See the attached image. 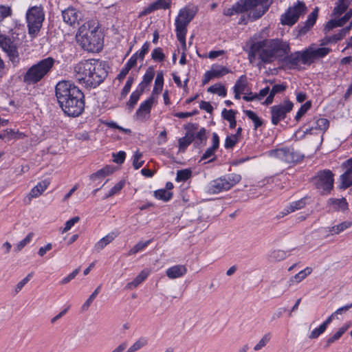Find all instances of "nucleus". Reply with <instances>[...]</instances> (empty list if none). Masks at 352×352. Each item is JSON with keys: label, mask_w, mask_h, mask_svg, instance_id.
<instances>
[{"label": "nucleus", "mask_w": 352, "mask_h": 352, "mask_svg": "<svg viewBox=\"0 0 352 352\" xmlns=\"http://www.w3.org/2000/svg\"><path fill=\"white\" fill-rule=\"evenodd\" d=\"M352 226V222L351 221H343L341 223L332 226L329 228V232L332 234H338L339 233L344 231L347 228H350Z\"/></svg>", "instance_id": "35"}, {"label": "nucleus", "mask_w": 352, "mask_h": 352, "mask_svg": "<svg viewBox=\"0 0 352 352\" xmlns=\"http://www.w3.org/2000/svg\"><path fill=\"white\" fill-rule=\"evenodd\" d=\"M325 330L326 329L322 324H320L319 327L316 328L311 332L310 335L309 336V338L316 339L318 338L322 333H324Z\"/></svg>", "instance_id": "62"}, {"label": "nucleus", "mask_w": 352, "mask_h": 352, "mask_svg": "<svg viewBox=\"0 0 352 352\" xmlns=\"http://www.w3.org/2000/svg\"><path fill=\"white\" fill-rule=\"evenodd\" d=\"M101 286L99 285L94 292L90 295V296L88 298V299L85 301V302L82 306V309L85 311L89 309L92 302L94 300V299L97 297L98 294L100 292Z\"/></svg>", "instance_id": "47"}, {"label": "nucleus", "mask_w": 352, "mask_h": 352, "mask_svg": "<svg viewBox=\"0 0 352 352\" xmlns=\"http://www.w3.org/2000/svg\"><path fill=\"white\" fill-rule=\"evenodd\" d=\"M77 80L86 87H96L108 75L105 63L98 59H87L77 63L74 67Z\"/></svg>", "instance_id": "3"}, {"label": "nucleus", "mask_w": 352, "mask_h": 352, "mask_svg": "<svg viewBox=\"0 0 352 352\" xmlns=\"http://www.w3.org/2000/svg\"><path fill=\"white\" fill-rule=\"evenodd\" d=\"M33 276V273L28 274L26 277H25L23 279H22L20 282L17 283L14 288V295L17 294L32 278Z\"/></svg>", "instance_id": "55"}, {"label": "nucleus", "mask_w": 352, "mask_h": 352, "mask_svg": "<svg viewBox=\"0 0 352 352\" xmlns=\"http://www.w3.org/2000/svg\"><path fill=\"white\" fill-rule=\"evenodd\" d=\"M141 96V94L135 91L132 92L129 101L126 102V107L130 111L134 109Z\"/></svg>", "instance_id": "41"}, {"label": "nucleus", "mask_w": 352, "mask_h": 352, "mask_svg": "<svg viewBox=\"0 0 352 352\" xmlns=\"http://www.w3.org/2000/svg\"><path fill=\"white\" fill-rule=\"evenodd\" d=\"M305 198H302L299 200L293 201L289 204V206H288L286 208L283 210V211L282 212L283 215H287L290 212H293L296 210L302 209L305 206Z\"/></svg>", "instance_id": "26"}, {"label": "nucleus", "mask_w": 352, "mask_h": 352, "mask_svg": "<svg viewBox=\"0 0 352 352\" xmlns=\"http://www.w3.org/2000/svg\"><path fill=\"white\" fill-rule=\"evenodd\" d=\"M261 34H255L247 43L249 45L248 59L251 63L255 60L256 55L263 63H271L275 60L278 53L289 51V43L281 39H267L257 41Z\"/></svg>", "instance_id": "2"}, {"label": "nucleus", "mask_w": 352, "mask_h": 352, "mask_svg": "<svg viewBox=\"0 0 352 352\" xmlns=\"http://www.w3.org/2000/svg\"><path fill=\"white\" fill-rule=\"evenodd\" d=\"M113 162L116 164H122L124 162L126 157V153L124 151H119L117 153L113 154Z\"/></svg>", "instance_id": "63"}, {"label": "nucleus", "mask_w": 352, "mask_h": 352, "mask_svg": "<svg viewBox=\"0 0 352 352\" xmlns=\"http://www.w3.org/2000/svg\"><path fill=\"white\" fill-rule=\"evenodd\" d=\"M0 47L7 55L16 47V44L10 37L0 34Z\"/></svg>", "instance_id": "25"}, {"label": "nucleus", "mask_w": 352, "mask_h": 352, "mask_svg": "<svg viewBox=\"0 0 352 352\" xmlns=\"http://www.w3.org/2000/svg\"><path fill=\"white\" fill-rule=\"evenodd\" d=\"M112 173V168L109 166H106L105 167L98 170L97 172L91 174L90 175V179L92 181H96L97 179H102L109 175Z\"/></svg>", "instance_id": "32"}, {"label": "nucleus", "mask_w": 352, "mask_h": 352, "mask_svg": "<svg viewBox=\"0 0 352 352\" xmlns=\"http://www.w3.org/2000/svg\"><path fill=\"white\" fill-rule=\"evenodd\" d=\"M244 113L249 119L252 120L255 129H257L258 127L263 125V122L262 119L259 118L254 111L251 110H245Z\"/></svg>", "instance_id": "39"}, {"label": "nucleus", "mask_w": 352, "mask_h": 352, "mask_svg": "<svg viewBox=\"0 0 352 352\" xmlns=\"http://www.w3.org/2000/svg\"><path fill=\"white\" fill-rule=\"evenodd\" d=\"M45 19V12L41 6H32L26 12L28 34L32 38L37 36Z\"/></svg>", "instance_id": "7"}, {"label": "nucleus", "mask_w": 352, "mask_h": 352, "mask_svg": "<svg viewBox=\"0 0 352 352\" xmlns=\"http://www.w3.org/2000/svg\"><path fill=\"white\" fill-rule=\"evenodd\" d=\"M248 10V8L243 0H241V1L236 3L231 8L224 9L223 14L228 16H232L236 14L243 13Z\"/></svg>", "instance_id": "20"}, {"label": "nucleus", "mask_w": 352, "mask_h": 352, "mask_svg": "<svg viewBox=\"0 0 352 352\" xmlns=\"http://www.w3.org/2000/svg\"><path fill=\"white\" fill-rule=\"evenodd\" d=\"M286 89L287 85L285 83L274 85L270 89V94L266 98L263 104L265 105L271 104L274 101V98L275 95L277 94L283 93L286 90Z\"/></svg>", "instance_id": "22"}, {"label": "nucleus", "mask_w": 352, "mask_h": 352, "mask_svg": "<svg viewBox=\"0 0 352 352\" xmlns=\"http://www.w3.org/2000/svg\"><path fill=\"white\" fill-rule=\"evenodd\" d=\"M150 48V43L148 42H145L142 46L141 50L138 52V56L142 60H144V56L148 53Z\"/></svg>", "instance_id": "64"}, {"label": "nucleus", "mask_w": 352, "mask_h": 352, "mask_svg": "<svg viewBox=\"0 0 352 352\" xmlns=\"http://www.w3.org/2000/svg\"><path fill=\"white\" fill-rule=\"evenodd\" d=\"M12 10L10 7L5 6H0V22L2 21L5 18L10 16Z\"/></svg>", "instance_id": "60"}, {"label": "nucleus", "mask_w": 352, "mask_h": 352, "mask_svg": "<svg viewBox=\"0 0 352 352\" xmlns=\"http://www.w3.org/2000/svg\"><path fill=\"white\" fill-rule=\"evenodd\" d=\"M148 344V339L140 337L127 350V352H135Z\"/></svg>", "instance_id": "34"}, {"label": "nucleus", "mask_w": 352, "mask_h": 352, "mask_svg": "<svg viewBox=\"0 0 352 352\" xmlns=\"http://www.w3.org/2000/svg\"><path fill=\"white\" fill-rule=\"evenodd\" d=\"M50 182L47 180H43L38 182L34 188H32L30 193L24 199L25 204H30L32 198L38 197L41 195L48 187Z\"/></svg>", "instance_id": "17"}, {"label": "nucleus", "mask_w": 352, "mask_h": 352, "mask_svg": "<svg viewBox=\"0 0 352 352\" xmlns=\"http://www.w3.org/2000/svg\"><path fill=\"white\" fill-rule=\"evenodd\" d=\"M197 12V8L194 6H186L182 8L175 18V33L179 42L184 50H186V36L187 27L192 21Z\"/></svg>", "instance_id": "5"}, {"label": "nucleus", "mask_w": 352, "mask_h": 352, "mask_svg": "<svg viewBox=\"0 0 352 352\" xmlns=\"http://www.w3.org/2000/svg\"><path fill=\"white\" fill-rule=\"evenodd\" d=\"M239 138H236V135H228L225 140L224 146L226 148H232L235 144L238 142Z\"/></svg>", "instance_id": "56"}, {"label": "nucleus", "mask_w": 352, "mask_h": 352, "mask_svg": "<svg viewBox=\"0 0 352 352\" xmlns=\"http://www.w3.org/2000/svg\"><path fill=\"white\" fill-rule=\"evenodd\" d=\"M346 329H347L344 327H342L340 329H339V330L336 333H334L332 336L327 339V346H329L330 344H331L336 340H339L342 337V336L345 333Z\"/></svg>", "instance_id": "50"}, {"label": "nucleus", "mask_w": 352, "mask_h": 352, "mask_svg": "<svg viewBox=\"0 0 352 352\" xmlns=\"http://www.w3.org/2000/svg\"><path fill=\"white\" fill-rule=\"evenodd\" d=\"M171 0H156L144 10V14H149L157 10H166L170 7Z\"/></svg>", "instance_id": "21"}, {"label": "nucleus", "mask_w": 352, "mask_h": 352, "mask_svg": "<svg viewBox=\"0 0 352 352\" xmlns=\"http://www.w3.org/2000/svg\"><path fill=\"white\" fill-rule=\"evenodd\" d=\"M349 3V0H338L333 11V16H339L342 14L347 10Z\"/></svg>", "instance_id": "31"}, {"label": "nucleus", "mask_w": 352, "mask_h": 352, "mask_svg": "<svg viewBox=\"0 0 352 352\" xmlns=\"http://www.w3.org/2000/svg\"><path fill=\"white\" fill-rule=\"evenodd\" d=\"M55 96L65 115L75 118L84 111V94L74 82L69 80L58 82L55 87Z\"/></svg>", "instance_id": "1"}, {"label": "nucleus", "mask_w": 352, "mask_h": 352, "mask_svg": "<svg viewBox=\"0 0 352 352\" xmlns=\"http://www.w3.org/2000/svg\"><path fill=\"white\" fill-rule=\"evenodd\" d=\"M164 86V74L162 72H158L157 74L155 80V85L153 89L152 93L151 96L153 97L157 100L158 96L162 91Z\"/></svg>", "instance_id": "24"}, {"label": "nucleus", "mask_w": 352, "mask_h": 352, "mask_svg": "<svg viewBox=\"0 0 352 352\" xmlns=\"http://www.w3.org/2000/svg\"><path fill=\"white\" fill-rule=\"evenodd\" d=\"M271 339V334L270 333L265 334L258 342L254 346V350L258 351L265 347Z\"/></svg>", "instance_id": "48"}, {"label": "nucleus", "mask_w": 352, "mask_h": 352, "mask_svg": "<svg viewBox=\"0 0 352 352\" xmlns=\"http://www.w3.org/2000/svg\"><path fill=\"white\" fill-rule=\"evenodd\" d=\"M156 100H157L155 98L150 96L146 100L143 101L136 111V117L138 119H144L146 115H149L151 113L152 107Z\"/></svg>", "instance_id": "16"}, {"label": "nucleus", "mask_w": 352, "mask_h": 352, "mask_svg": "<svg viewBox=\"0 0 352 352\" xmlns=\"http://www.w3.org/2000/svg\"><path fill=\"white\" fill-rule=\"evenodd\" d=\"M313 181L316 188L322 195L329 194L333 188V174L330 170L318 172Z\"/></svg>", "instance_id": "10"}, {"label": "nucleus", "mask_w": 352, "mask_h": 352, "mask_svg": "<svg viewBox=\"0 0 352 352\" xmlns=\"http://www.w3.org/2000/svg\"><path fill=\"white\" fill-rule=\"evenodd\" d=\"M187 273V268L183 265H176L168 268L166 271V276L170 279H175L182 277Z\"/></svg>", "instance_id": "18"}, {"label": "nucleus", "mask_w": 352, "mask_h": 352, "mask_svg": "<svg viewBox=\"0 0 352 352\" xmlns=\"http://www.w3.org/2000/svg\"><path fill=\"white\" fill-rule=\"evenodd\" d=\"M329 126V121L326 118H319L316 121V126L315 129L326 131Z\"/></svg>", "instance_id": "52"}, {"label": "nucleus", "mask_w": 352, "mask_h": 352, "mask_svg": "<svg viewBox=\"0 0 352 352\" xmlns=\"http://www.w3.org/2000/svg\"><path fill=\"white\" fill-rule=\"evenodd\" d=\"M294 107V103L285 100L283 103L270 107L271 121L274 125H277L281 120L285 119L287 114Z\"/></svg>", "instance_id": "11"}, {"label": "nucleus", "mask_w": 352, "mask_h": 352, "mask_svg": "<svg viewBox=\"0 0 352 352\" xmlns=\"http://www.w3.org/2000/svg\"><path fill=\"white\" fill-rule=\"evenodd\" d=\"M150 273L151 270L148 268L142 270L131 282L126 284V288L128 289H135L148 278Z\"/></svg>", "instance_id": "19"}, {"label": "nucleus", "mask_w": 352, "mask_h": 352, "mask_svg": "<svg viewBox=\"0 0 352 352\" xmlns=\"http://www.w3.org/2000/svg\"><path fill=\"white\" fill-rule=\"evenodd\" d=\"M243 1L250 10L258 5H262L264 3H267L268 0H244Z\"/></svg>", "instance_id": "58"}, {"label": "nucleus", "mask_w": 352, "mask_h": 352, "mask_svg": "<svg viewBox=\"0 0 352 352\" xmlns=\"http://www.w3.org/2000/svg\"><path fill=\"white\" fill-rule=\"evenodd\" d=\"M312 272V268L309 267H307L303 270H301L298 274H296L295 276H294L290 281L291 282H295L296 283H298L303 280L307 276L311 274Z\"/></svg>", "instance_id": "36"}, {"label": "nucleus", "mask_w": 352, "mask_h": 352, "mask_svg": "<svg viewBox=\"0 0 352 352\" xmlns=\"http://www.w3.org/2000/svg\"><path fill=\"white\" fill-rule=\"evenodd\" d=\"M151 58L155 61L162 62L165 58V55L161 47L155 48L151 53Z\"/></svg>", "instance_id": "54"}, {"label": "nucleus", "mask_w": 352, "mask_h": 352, "mask_svg": "<svg viewBox=\"0 0 352 352\" xmlns=\"http://www.w3.org/2000/svg\"><path fill=\"white\" fill-rule=\"evenodd\" d=\"M192 176V171L190 169L186 168L177 170L175 180L177 182H186Z\"/></svg>", "instance_id": "42"}, {"label": "nucleus", "mask_w": 352, "mask_h": 352, "mask_svg": "<svg viewBox=\"0 0 352 352\" xmlns=\"http://www.w3.org/2000/svg\"><path fill=\"white\" fill-rule=\"evenodd\" d=\"M275 153L278 158L287 163H297L303 158V155L296 152L293 148H278Z\"/></svg>", "instance_id": "14"}, {"label": "nucleus", "mask_w": 352, "mask_h": 352, "mask_svg": "<svg viewBox=\"0 0 352 352\" xmlns=\"http://www.w3.org/2000/svg\"><path fill=\"white\" fill-rule=\"evenodd\" d=\"M236 111L233 109L227 110L224 109L222 111L221 115L224 120L231 121L236 118Z\"/></svg>", "instance_id": "59"}, {"label": "nucleus", "mask_w": 352, "mask_h": 352, "mask_svg": "<svg viewBox=\"0 0 352 352\" xmlns=\"http://www.w3.org/2000/svg\"><path fill=\"white\" fill-rule=\"evenodd\" d=\"M207 91L210 93L216 94L222 97H225L227 94V90L226 87L221 83H217L209 87Z\"/></svg>", "instance_id": "37"}, {"label": "nucleus", "mask_w": 352, "mask_h": 352, "mask_svg": "<svg viewBox=\"0 0 352 352\" xmlns=\"http://www.w3.org/2000/svg\"><path fill=\"white\" fill-rule=\"evenodd\" d=\"M290 52V46L289 45V51L285 53H278L275 55V59L278 58L283 67L294 69L299 67V63L301 62L304 65H307V61L304 60V50L302 52L297 51L289 54Z\"/></svg>", "instance_id": "9"}, {"label": "nucleus", "mask_w": 352, "mask_h": 352, "mask_svg": "<svg viewBox=\"0 0 352 352\" xmlns=\"http://www.w3.org/2000/svg\"><path fill=\"white\" fill-rule=\"evenodd\" d=\"M34 234L33 232H30L23 240L20 241L15 246L14 251L20 252L28 244L30 243L32 241Z\"/></svg>", "instance_id": "43"}, {"label": "nucleus", "mask_w": 352, "mask_h": 352, "mask_svg": "<svg viewBox=\"0 0 352 352\" xmlns=\"http://www.w3.org/2000/svg\"><path fill=\"white\" fill-rule=\"evenodd\" d=\"M248 86L247 77L245 75L241 76L236 81L233 89L244 92Z\"/></svg>", "instance_id": "44"}, {"label": "nucleus", "mask_w": 352, "mask_h": 352, "mask_svg": "<svg viewBox=\"0 0 352 352\" xmlns=\"http://www.w3.org/2000/svg\"><path fill=\"white\" fill-rule=\"evenodd\" d=\"M195 135L192 133L187 132L185 136L178 140L180 151H184L187 147L194 141Z\"/></svg>", "instance_id": "28"}, {"label": "nucleus", "mask_w": 352, "mask_h": 352, "mask_svg": "<svg viewBox=\"0 0 352 352\" xmlns=\"http://www.w3.org/2000/svg\"><path fill=\"white\" fill-rule=\"evenodd\" d=\"M62 16L63 21L70 26L78 25L80 21L82 20L81 12L73 7H69L62 11Z\"/></svg>", "instance_id": "15"}, {"label": "nucleus", "mask_w": 352, "mask_h": 352, "mask_svg": "<svg viewBox=\"0 0 352 352\" xmlns=\"http://www.w3.org/2000/svg\"><path fill=\"white\" fill-rule=\"evenodd\" d=\"M241 180V176L239 174L231 173L212 180L208 188L210 194H218L232 188Z\"/></svg>", "instance_id": "8"}, {"label": "nucleus", "mask_w": 352, "mask_h": 352, "mask_svg": "<svg viewBox=\"0 0 352 352\" xmlns=\"http://www.w3.org/2000/svg\"><path fill=\"white\" fill-rule=\"evenodd\" d=\"M215 78H220L230 73V70L224 66H214L211 68Z\"/></svg>", "instance_id": "46"}, {"label": "nucleus", "mask_w": 352, "mask_h": 352, "mask_svg": "<svg viewBox=\"0 0 352 352\" xmlns=\"http://www.w3.org/2000/svg\"><path fill=\"white\" fill-rule=\"evenodd\" d=\"M134 82V77L132 76H130L126 83L124 86L123 89H122L121 94H120V99L124 98L127 94L129 93L131 86Z\"/></svg>", "instance_id": "49"}, {"label": "nucleus", "mask_w": 352, "mask_h": 352, "mask_svg": "<svg viewBox=\"0 0 352 352\" xmlns=\"http://www.w3.org/2000/svg\"><path fill=\"white\" fill-rule=\"evenodd\" d=\"M328 203L333 206L336 210L344 211L348 209V203L345 198L341 199H329Z\"/></svg>", "instance_id": "29"}, {"label": "nucleus", "mask_w": 352, "mask_h": 352, "mask_svg": "<svg viewBox=\"0 0 352 352\" xmlns=\"http://www.w3.org/2000/svg\"><path fill=\"white\" fill-rule=\"evenodd\" d=\"M154 197L164 201H168L173 197V192L164 188L154 191Z\"/></svg>", "instance_id": "38"}, {"label": "nucleus", "mask_w": 352, "mask_h": 352, "mask_svg": "<svg viewBox=\"0 0 352 352\" xmlns=\"http://www.w3.org/2000/svg\"><path fill=\"white\" fill-rule=\"evenodd\" d=\"M7 56H8L9 60L12 64L13 67H17L20 64L21 57L19 56L17 46L14 49H13L11 52H10L7 54Z\"/></svg>", "instance_id": "40"}, {"label": "nucleus", "mask_w": 352, "mask_h": 352, "mask_svg": "<svg viewBox=\"0 0 352 352\" xmlns=\"http://www.w3.org/2000/svg\"><path fill=\"white\" fill-rule=\"evenodd\" d=\"M54 63L53 58L47 57L34 64L23 75V82L27 85L38 83L48 74Z\"/></svg>", "instance_id": "6"}, {"label": "nucleus", "mask_w": 352, "mask_h": 352, "mask_svg": "<svg viewBox=\"0 0 352 352\" xmlns=\"http://www.w3.org/2000/svg\"><path fill=\"white\" fill-rule=\"evenodd\" d=\"M154 76H155V71L153 67H149L146 69V73L144 74L142 81L144 82V84H146L147 85L149 86L150 84L151 83Z\"/></svg>", "instance_id": "51"}, {"label": "nucleus", "mask_w": 352, "mask_h": 352, "mask_svg": "<svg viewBox=\"0 0 352 352\" xmlns=\"http://www.w3.org/2000/svg\"><path fill=\"white\" fill-rule=\"evenodd\" d=\"M142 154L138 151H136L133 157V166L135 169H139L144 164V161H140L142 158Z\"/></svg>", "instance_id": "57"}, {"label": "nucleus", "mask_w": 352, "mask_h": 352, "mask_svg": "<svg viewBox=\"0 0 352 352\" xmlns=\"http://www.w3.org/2000/svg\"><path fill=\"white\" fill-rule=\"evenodd\" d=\"M124 184V181H120L113 187L111 188L108 194L106 195L105 198L111 197L114 195L119 193L120 191L123 188Z\"/></svg>", "instance_id": "53"}, {"label": "nucleus", "mask_w": 352, "mask_h": 352, "mask_svg": "<svg viewBox=\"0 0 352 352\" xmlns=\"http://www.w3.org/2000/svg\"><path fill=\"white\" fill-rule=\"evenodd\" d=\"M318 13V8L316 7L314 10L309 14L305 24L300 28V33H306L310 28H311L316 23Z\"/></svg>", "instance_id": "23"}, {"label": "nucleus", "mask_w": 352, "mask_h": 352, "mask_svg": "<svg viewBox=\"0 0 352 352\" xmlns=\"http://www.w3.org/2000/svg\"><path fill=\"white\" fill-rule=\"evenodd\" d=\"M79 220L80 218L78 217H74L70 219L69 220L67 221L65 223V227L63 230V232H66L69 231L74 226L75 223L79 221Z\"/></svg>", "instance_id": "61"}, {"label": "nucleus", "mask_w": 352, "mask_h": 352, "mask_svg": "<svg viewBox=\"0 0 352 352\" xmlns=\"http://www.w3.org/2000/svg\"><path fill=\"white\" fill-rule=\"evenodd\" d=\"M311 101L310 100L307 101L305 104L301 105L295 116V120L298 122L300 118L311 109Z\"/></svg>", "instance_id": "45"}, {"label": "nucleus", "mask_w": 352, "mask_h": 352, "mask_svg": "<svg viewBox=\"0 0 352 352\" xmlns=\"http://www.w3.org/2000/svg\"><path fill=\"white\" fill-rule=\"evenodd\" d=\"M76 39L79 45L89 52H99L104 45L102 33L91 21L85 22L79 27Z\"/></svg>", "instance_id": "4"}, {"label": "nucleus", "mask_w": 352, "mask_h": 352, "mask_svg": "<svg viewBox=\"0 0 352 352\" xmlns=\"http://www.w3.org/2000/svg\"><path fill=\"white\" fill-rule=\"evenodd\" d=\"M152 240L149 239L146 241H139L135 244L127 253V256L134 255L139 252L144 250L151 243Z\"/></svg>", "instance_id": "33"}, {"label": "nucleus", "mask_w": 352, "mask_h": 352, "mask_svg": "<svg viewBox=\"0 0 352 352\" xmlns=\"http://www.w3.org/2000/svg\"><path fill=\"white\" fill-rule=\"evenodd\" d=\"M331 52L329 47H315L311 45L304 50V60L307 61V65H311L315 60L322 58L327 56Z\"/></svg>", "instance_id": "13"}, {"label": "nucleus", "mask_w": 352, "mask_h": 352, "mask_svg": "<svg viewBox=\"0 0 352 352\" xmlns=\"http://www.w3.org/2000/svg\"><path fill=\"white\" fill-rule=\"evenodd\" d=\"M340 189H347L349 187H352V173L349 172V170H346L342 175L340 177Z\"/></svg>", "instance_id": "30"}, {"label": "nucleus", "mask_w": 352, "mask_h": 352, "mask_svg": "<svg viewBox=\"0 0 352 352\" xmlns=\"http://www.w3.org/2000/svg\"><path fill=\"white\" fill-rule=\"evenodd\" d=\"M307 8L303 1H298L296 3L288 9L287 12L282 16L283 24L293 25L297 22L300 15L305 14Z\"/></svg>", "instance_id": "12"}, {"label": "nucleus", "mask_w": 352, "mask_h": 352, "mask_svg": "<svg viewBox=\"0 0 352 352\" xmlns=\"http://www.w3.org/2000/svg\"><path fill=\"white\" fill-rule=\"evenodd\" d=\"M116 237V234L114 232H111L102 238L98 242H97L94 246L95 250L97 252L102 250L107 245L112 242Z\"/></svg>", "instance_id": "27"}]
</instances>
